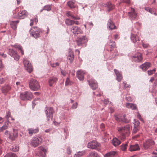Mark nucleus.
I'll use <instances>...</instances> for the list:
<instances>
[{"mask_svg":"<svg viewBox=\"0 0 157 157\" xmlns=\"http://www.w3.org/2000/svg\"><path fill=\"white\" fill-rule=\"evenodd\" d=\"M49 29L48 27H47V31L45 32V31L42 29L39 28L37 27H33L30 30L29 33L30 35L36 39L40 37V35L45 34L46 37L47 36L49 32Z\"/></svg>","mask_w":157,"mask_h":157,"instance_id":"obj_1","label":"nucleus"},{"mask_svg":"<svg viewBox=\"0 0 157 157\" xmlns=\"http://www.w3.org/2000/svg\"><path fill=\"white\" fill-rule=\"evenodd\" d=\"M117 129L121 133L119 138L122 141L126 139V135H128L130 132V127L128 125H126L124 127H118Z\"/></svg>","mask_w":157,"mask_h":157,"instance_id":"obj_2","label":"nucleus"},{"mask_svg":"<svg viewBox=\"0 0 157 157\" xmlns=\"http://www.w3.org/2000/svg\"><path fill=\"white\" fill-rule=\"evenodd\" d=\"M109 46L110 49H106V50L109 52V51L110 52V55L112 56H110V59H111L112 58H114L116 56L118 55L117 53L115 52H114L115 54L114 55L113 53V51L114 48H116V43L115 42L110 40L109 43Z\"/></svg>","mask_w":157,"mask_h":157,"instance_id":"obj_3","label":"nucleus"},{"mask_svg":"<svg viewBox=\"0 0 157 157\" xmlns=\"http://www.w3.org/2000/svg\"><path fill=\"white\" fill-rule=\"evenodd\" d=\"M30 88L33 90L37 91L40 89V86L38 81L36 79L31 78L29 82Z\"/></svg>","mask_w":157,"mask_h":157,"instance_id":"obj_4","label":"nucleus"},{"mask_svg":"<svg viewBox=\"0 0 157 157\" xmlns=\"http://www.w3.org/2000/svg\"><path fill=\"white\" fill-rule=\"evenodd\" d=\"M155 144L154 141L152 139H148L143 143V147L145 150L150 149L152 148Z\"/></svg>","mask_w":157,"mask_h":157,"instance_id":"obj_5","label":"nucleus"},{"mask_svg":"<svg viewBox=\"0 0 157 157\" xmlns=\"http://www.w3.org/2000/svg\"><path fill=\"white\" fill-rule=\"evenodd\" d=\"M101 146L100 144L96 140H93L88 143L87 147L88 148L93 149H96L98 151H99L100 149L99 147Z\"/></svg>","mask_w":157,"mask_h":157,"instance_id":"obj_6","label":"nucleus"},{"mask_svg":"<svg viewBox=\"0 0 157 157\" xmlns=\"http://www.w3.org/2000/svg\"><path fill=\"white\" fill-rule=\"evenodd\" d=\"M20 97L21 99L23 100H29L32 98L33 95L31 92L26 91L21 93Z\"/></svg>","mask_w":157,"mask_h":157,"instance_id":"obj_7","label":"nucleus"},{"mask_svg":"<svg viewBox=\"0 0 157 157\" xmlns=\"http://www.w3.org/2000/svg\"><path fill=\"white\" fill-rule=\"evenodd\" d=\"M42 140V139L40 137H33L30 143V145L34 147H36L40 144Z\"/></svg>","mask_w":157,"mask_h":157,"instance_id":"obj_8","label":"nucleus"},{"mask_svg":"<svg viewBox=\"0 0 157 157\" xmlns=\"http://www.w3.org/2000/svg\"><path fill=\"white\" fill-rule=\"evenodd\" d=\"M45 113L47 117V120L49 121L50 119H52L53 116L54 111L52 107L46 108Z\"/></svg>","mask_w":157,"mask_h":157,"instance_id":"obj_9","label":"nucleus"},{"mask_svg":"<svg viewBox=\"0 0 157 157\" xmlns=\"http://www.w3.org/2000/svg\"><path fill=\"white\" fill-rule=\"evenodd\" d=\"M87 81L90 87L93 90H95L98 88V83L94 79L91 78L89 80H88Z\"/></svg>","mask_w":157,"mask_h":157,"instance_id":"obj_10","label":"nucleus"},{"mask_svg":"<svg viewBox=\"0 0 157 157\" xmlns=\"http://www.w3.org/2000/svg\"><path fill=\"white\" fill-rule=\"evenodd\" d=\"M132 60L136 62H141L143 59L142 55L140 52L136 53L134 56L131 57Z\"/></svg>","mask_w":157,"mask_h":157,"instance_id":"obj_11","label":"nucleus"},{"mask_svg":"<svg viewBox=\"0 0 157 157\" xmlns=\"http://www.w3.org/2000/svg\"><path fill=\"white\" fill-rule=\"evenodd\" d=\"M87 41L86 37V36H83L78 37L76 42L78 45L80 46L86 43Z\"/></svg>","mask_w":157,"mask_h":157,"instance_id":"obj_12","label":"nucleus"},{"mask_svg":"<svg viewBox=\"0 0 157 157\" xmlns=\"http://www.w3.org/2000/svg\"><path fill=\"white\" fill-rule=\"evenodd\" d=\"M8 54L10 56L13 57L14 60L18 61L19 59V56L17 54V52L14 50L13 49H9Z\"/></svg>","mask_w":157,"mask_h":157,"instance_id":"obj_13","label":"nucleus"},{"mask_svg":"<svg viewBox=\"0 0 157 157\" xmlns=\"http://www.w3.org/2000/svg\"><path fill=\"white\" fill-rule=\"evenodd\" d=\"M70 28L71 31L75 35L80 34L82 32L81 29L77 26L73 25Z\"/></svg>","mask_w":157,"mask_h":157,"instance_id":"obj_14","label":"nucleus"},{"mask_svg":"<svg viewBox=\"0 0 157 157\" xmlns=\"http://www.w3.org/2000/svg\"><path fill=\"white\" fill-rule=\"evenodd\" d=\"M24 67L25 69L29 72L30 73L33 71V68L31 63L27 60L23 61Z\"/></svg>","mask_w":157,"mask_h":157,"instance_id":"obj_15","label":"nucleus"},{"mask_svg":"<svg viewBox=\"0 0 157 157\" xmlns=\"http://www.w3.org/2000/svg\"><path fill=\"white\" fill-rule=\"evenodd\" d=\"M130 39L131 41L134 44L138 43L140 41V39L137 35L132 32L131 34Z\"/></svg>","mask_w":157,"mask_h":157,"instance_id":"obj_16","label":"nucleus"},{"mask_svg":"<svg viewBox=\"0 0 157 157\" xmlns=\"http://www.w3.org/2000/svg\"><path fill=\"white\" fill-rule=\"evenodd\" d=\"M128 14L131 20L135 19L137 17V14L135 11L134 9L132 8L130 11L128 12Z\"/></svg>","mask_w":157,"mask_h":157,"instance_id":"obj_17","label":"nucleus"},{"mask_svg":"<svg viewBox=\"0 0 157 157\" xmlns=\"http://www.w3.org/2000/svg\"><path fill=\"white\" fill-rule=\"evenodd\" d=\"M17 130L13 129V131L9 134V138L12 140H14L17 137Z\"/></svg>","mask_w":157,"mask_h":157,"instance_id":"obj_18","label":"nucleus"},{"mask_svg":"<svg viewBox=\"0 0 157 157\" xmlns=\"http://www.w3.org/2000/svg\"><path fill=\"white\" fill-rule=\"evenodd\" d=\"M114 71L116 75V79L118 82H120L123 78V77L121 71L115 69Z\"/></svg>","mask_w":157,"mask_h":157,"instance_id":"obj_19","label":"nucleus"},{"mask_svg":"<svg viewBox=\"0 0 157 157\" xmlns=\"http://www.w3.org/2000/svg\"><path fill=\"white\" fill-rule=\"evenodd\" d=\"M28 15V13L26 10L20 11L18 13V17L20 19H23L25 18Z\"/></svg>","mask_w":157,"mask_h":157,"instance_id":"obj_20","label":"nucleus"},{"mask_svg":"<svg viewBox=\"0 0 157 157\" xmlns=\"http://www.w3.org/2000/svg\"><path fill=\"white\" fill-rule=\"evenodd\" d=\"M151 66V63L146 62L140 65V67L143 71H145L150 67Z\"/></svg>","mask_w":157,"mask_h":157,"instance_id":"obj_21","label":"nucleus"},{"mask_svg":"<svg viewBox=\"0 0 157 157\" xmlns=\"http://www.w3.org/2000/svg\"><path fill=\"white\" fill-rule=\"evenodd\" d=\"M84 74L83 71L81 70L78 71L76 72L77 77L80 81H83L84 80Z\"/></svg>","mask_w":157,"mask_h":157,"instance_id":"obj_22","label":"nucleus"},{"mask_svg":"<svg viewBox=\"0 0 157 157\" xmlns=\"http://www.w3.org/2000/svg\"><path fill=\"white\" fill-rule=\"evenodd\" d=\"M125 106L127 108L132 110H135L137 109V105L136 104L127 103L126 104Z\"/></svg>","mask_w":157,"mask_h":157,"instance_id":"obj_23","label":"nucleus"},{"mask_svg":"<svg viewBox=\"0 0 157 157\" xmlns=\"http://www.w3.org/2000/svg\"><path fill=\"white\" fill-rule=\"evenodd\" d=\"M57 81V78L55 76L50 77L48 79L49 86H51Z\"/></svg>","mask_w":157,"mask_h":157,"instance_id":"obj_24","label":"nucleus"},{"mask_svg":"<svg viewBox=\"0 0 157 157\" xmlns=\"http://www.w3.org/2000/svg\"><path fill=\"white\" fill-rule=\"evenodd\" d=\"M104 6L107 8V10L108 12L110 11L115 8V6L109 2H107L104 5Z\"/></svg>","mask_w":157,"mask_h":157,"instance_id":"obj_25","label":"nucleus"},{"mask_svg":"<svg viewBox=\"0 0 157 157\" xmlns=\"http://www.w3.org/2000/svg\"><path fill=\"white\" fill-rule=\"evenodd\" d=\"M140 148L137 144L134 145H131L129 147V151H139Z\"/></svg>","mask_w":157,"mask_h":157,"instance_id":"obj_26","label":"nucleus"},{"mask_svg":"<svg viewBox=\"0 0 157 157\" xmlns=\"http://www.w3.org/2000/svg\"><path fill=\"white\" fill-rule=\"evenodd\" d=\"M11 89V87L10 85H6L2 88L1 90L2 93L6 94Z\"/></svg>","mask_w":157,"mask_h":157,"instance_id":"obj_27","label":"nucleus"},{"mask_svg":"<svg viewBox=\"0 0 157 157\" xmlns=\"http://www.w3.org/2000/svg\"><path fill=\"white\" fill-rule=\"evenodd\" d=\"M107 27L111 30L114 29L116 27L114 23L111 19H109L108 21Z\"/></svg>","mask_w":157,"mask_h":157,"instance_id":"obj_28","label":"nucleus"},{"mask_svg":"<svg viewBox=\"0 0 157 157\" xmlns=\"http://www.w3.org/2000/svg\"><path fill=\"white\" fill-rule=\"evenodd\" d=\"M29 133L31 136L33 134L36 133L39 131V129L38 128H37L35 129L32 128H29L28 129Z\"/></svg>","mask_w":157,"mask_h":157,"instance_id":"obj_29","label":"nucleus"},{"mask_svg":"<svg viewBox=\"0 0 157 157\" xmlns=\"http://www.w3.org/2000/svg\"><path fill=\"white\" fill-rule=\"evenodd\" d=\"M112 143L114 146L116 147L119 145L121 143V142L117 138H115L112 140Z\"/></svg>","mask_w":157,"mask_h":157,"instance_id":"obj_30","label":"nucleus"},{"mask_svg":"<svg viewBox=\"0 0 157 157\" xmlns=\"http://www.w3.org/2000/svg\"><path fill=\"white\" fill-rule=\"evenodd\" d=\"M86 153L85 150L77 152L75 154L74 157H81L84 155Z\"/></svg>","mask_w":157,"mask_h":157,"instance_id":"obj_31","label":"nucleus"},{"mask_svg":"<svg viewBox=\"0 0 157 157\" xmlns=\"http://www.w3.org/2000/svg\"><path fill=\"white\" fill-rule=\"evenodd\" d=\"M87 156V157H99L97 153L95 151L90 152Z\"/></svg>","mask_w":157,"mask_h":157,"instance_id":"obj_32","label":"nucleus"},{"mask_svg":"<svg viewBox=\"0 0 157 157\" xmlns=\"http://www.w3.org/2000/svg\"><path fill=\"white\" fill-rule=\"evenodd\" d=\"M74 58V55L73 53L71 51H69L68 54L67 59L70 60V63H71L73 61Z\"/></svg>","mask_w":157,"mask_h":157,"instance_id":"obj_33","label":"nucleus"},{"mask_svg":"<svg viewBox=\"0 0 157 157\" xmlns=\"http://www.w3.org/2000/svg\"><path fill=\"white\" fill-rule=\"evenodd\" d=\"M144 10L147 12H149L151 14H153L155 16L157 15V14L154 11V10H153L152 9L147 7H145L144 8Z\"/></svg>","mask_w":157,"mask_h":157,"instance_id":"obj_34","label":"nucleus"},{"mask_svg":"<svg viewBox=\"0 0 157 157\" xmlns=\"http://www.w3.org/2000/svg\"><path fill=\"white\" fill-rule=\"evenodd\" d=\"M151 92L155 93L157 92V80H156L154 82Z\"/></svg>","mask_w":157,"mask_h":157,"instance_id":"obj_35","label":"nucleus"},{"mask_svg":"<svg viewBox=\"0 0 157 157\" xmlns=\"http://www.w3.org/2000/svg\"><path fill=\"white\" fill-rule=\"evenodd\" d=\"M116 154V152L115 151H110L106 154L104 155V157H113Z\"/></svg>","mask_w":157,"mask_h":157,"instance_id":"obj_36","label":"nucleus"},{"mask_svg":"<svg viewBox=\"0 0 157 157\" xmlns=\"http://www.w3.org/2000/svg\"><path fill=\"white\" fill-rule=\"evenodd\" d=\"M19 22V21L18 20L11 21L10 23V25L12 28L14 30L16 29L17 28L16 25Z\"/></svg>","mask_w":157,"mask_h":157,"instance_id":"obj_37","label":"nucleus"},{"mask_svg":"<svg viewBox=\"0 0 157 157\" xmlns=\"http://www.w3.org/2000/svg\"><path fill=\"white\" fill-rule=\"evenodd\" d=\"M65 22L67 25H73L74 20L67 19L66 20Z\"/></svg>","mask_w":157,"mask_h":157,"instance_id":"obj_38","label":"nucleus"},{"mask_svg":"<svg viewBox=\"0 0 157 157\" xmlns=\"http://www.w3.org/2000/svg\"><path fill=\"white\" fill-rule=\"evenodd\" d=\"M74 2L72 1H69L67 2L68 6L71 8H73L75 7L74 6Z\"/></svg>","mask_w":157,"mask_h":157,"instance_id":"obj_39","label":"nucleus"},{"mask_svg":"<svg viewBox=\"0 0 157 157\" xmlns=\"http://www.w3.org/2000/svg\"><path fill=\"white\" fill-rule=\"evenodd\" d=\"M39 148L40 150L39 151H41L42 152V154H45V156L46 153L47 152V149L43 147H40Z\"/></svg>","mask_w":157,"mask_h":157,"instance_id":"obj_40","label":"nucleus"},{"mask_svg":"<svg viewBox=\"0 0 157 157\" xmlns=\"http://www.w3.org/2000/svg\"><path fill=\"white\" fill-rule=\"evenodd\" d=\"M35 155L36 157H40L41 156L42 157H45V154H42V152L41 151H39L38 152H36L35 153Z\"/></svg>","mask_w":157,"mask_h":157,"instance_id":"obj_41","label":"nucleus"},{"mask_svg":"<svg viewBox=\"0 0 157 157\" xmlns=\"http://www.w3.org/2000/svg\"><path fill=\"white\" fill-rule=\"evenodd\" d=\"M52 5V4L51 5H47L45 6L44 7V9L48 11H50L51 10Z\"/></svg>","mask_w":157,"mask_h":157,"instance_id":"obj_42","label":"nucleus"},{"mask_svg":"<svg viewBox=\"0 0 157 157\" xmlns=\"http://www.w3.org/2000/svg\"><path fill=\"white\" fill-rule=\"evenodd\" d=\"M8 124L5 123L2 127L0 128V132L3 131V130H6L8 128Z\"/></svg>","mask_w":157,"mask_h":157,"instance_id":"obj_43","label":"nucleus"},{"mask_svg":"<svg viewBox=\"0 0 157 157\" xmlns=\"http://www.w3.org/2000/svg\"><path fill=\"white\" fill-rule=\"evenodd\" d=\"M19 149V147L18 145L13 146L10 148V150L13 151H18Z\"/></svg>","mask_w":157,"mask_h":157,"instance_id":"obj_44","label":"nucleus"},{"mask_svg":"<svg viewBox=\"0 0 157 157\" xmlns=\"http://www.w3.org/2000/svg\"><path fill=\"white\" fill-rule=\"evenodd\" d=\"M127 146L128 144L127 143L123 144L120 146V148L122 150L125 151L127 149Z\"/></svg>","mask_w":157,"mask_h":157,"instance_id":"obj_45","label":"nucleus"},{"mask_svg":"<svg viewBox=\"0 0 157 157\" xmlns=\"http://www.w3.org/2000/svg\"><path fill=\"white\" fill-rule=\"evenodd\" d=\"M122 121L126 123H128L130 121V120L127 118L126 117V115L125 114H124L123 116V118H122Z\"/></svg>","mask_w":157,"mask_h":157,"instance_id":"obj_46","label":"nucleus"},{"mask_svg":"<svg viewBox=\"0 0 157 157\" xmlns=\"http://www.w3.org/2000/svg\"><path fill=\"white\" fill-rule=\"evenodd\" d=\"M4 157H17V156L14 153H10L6 154Z\"/></svg>","mask_w":157,"mask_h":157,"instance_id":"obj_47","label":"nucleus"},{"mask_svg":"<svg viewBox=\"0 0 157 157\" xmlns=\"http://www.w3.org/2000/svg\"><path fill=\"white\" fill-rule=\"evenodd\" d=\"M134 126L136 127H138L139 126L140 122L137 119H134Z\"/></svg>","mask_w":157,"mask_h":157,"instance_id":"obj_48","label":"nucleus"},{"mask_svg":"<svg viewBox=\"0 0 157 157\" xmlns=\"http://www.w3.org/2000/svg\"><path fill=\"white\" fill-rule=\"evenodd\" d=\"M72 83V82L70 81L69 78H67L65 81V85L66 86L71 85V84Z\"/></svg>","mask_w":157,"mask_h":157,"instance_id":"obj_49","label":"nucleus"},{"mask_svg":"<svg viewBox=\"0 0 157 157\" xmlns=\"http://www.w3.org/2000/svg\"><path fill=\"white\" fill-rule=\"evenodd\" d=\"M11 117V113L10 111H6V114L5 116V118L6 119H9L10 117Z\"/></svg>","mask_w":157,"mask_h":157,"instance_id":"obj_50","label":"nucleus"},{"mask_svg":"<svg viewBox=\"0 0 157 157\" xmlns=\"http://www.w3.org/2000/svg\"><path fill=\"white\" fill-rule=\"evenodd\" d=\"M124 86V89L126 88H129L131 87V86L129 84H127L126 82H123Z\"/></svg>","mask_w":157,"mask_h":157,"instance_id":"obj_51","label":"nucleus"},{"mask_svg":"<svg viewBox=\"0 0 157 157\" xmlns=\"http://www.w3.org/2000/svg\"><path fill=\"white\" fill-rule=\"evenodd\" d=\"M137 117L139 119L142 121H144V120L143 119V118L141 117V115H140V114L138 112L137 113Z\"/></svg>","mask_w":157,"mask_h":157,"instance_id":"obj_52","label":"nucleus"},{"mask_svg":"<svg viewBox=\"0 0 157 157\" xmlns=\"http://www.w3.org/2000/svg\"><path fill=\"white\" fill-rule=\"evenodd\" d=\"M139 130L138 127H134L133 129V130L132 131V133H136Z\"/></svg>","mask_w":157,"mask_h":157,"instance_id":"obj_53","label":"nucleus"},{"mask_svg":"<svg viewBox=\"0 0 157 157\" xmlns=\"http://www.w3.org/2000/svg\"><path fill=\"white\" fill-rule=\"evenodd\" d=\"M13 46L16 48L18 49L19 50L21 49V48H22V47L20 45L17 44H14Z\"/></svg>","mask_w":157,"mask_h":157,"instance_id":"obj_54","label":"nucleus"},{"mask_svg":"<svg viewBox=\"0 0 157 157\" xmlns=\"http://www.w3.org/2000/svg\"><path fill=\"white\" fill-rule=\"evenodd\" d=\"M77 106L78 103L77 102H76L72 105L71 108L73 109H76L77 108Z\"/></svg>","mask_w":157,"mask_h":157,"instance_id":"obj_55","label":"nucleus"},{"mask_svg":"<svg viewBox=\"0 0 157 157\" xmlns=\"http://www.w3.org/2000/svg\"><path fill=\"white\" fill-rule=\"evenodd\" d=\"M60 71H61V72L62 75L64 76H66V74H67V72L65 70H63L62 69H61L60 70Z\"/></svg>","mask_w":157,"mask_h":157,"instance_id":"obj_56","label":"nucleus"},{"mask_svg":"<svg viewBox=\"0 0 157 157\" xmlns=\"http://www.w3.org/2000/svg\"><path fill=\"white\" fill-rule=\"evenodd\" d=\"M96 92H93V93L94 95H96L98 97H100L101 96V94L100 93H97Z\"/></svg>","mask_w":157,"mask_h":157,"instance_id":"obj_57","label":"nucleus"},{"mask_svg":"<svg viewBox=\"0 0 157 157\" xmlns=\"http://www.w3.org/2000/svg\"><path fill=\"white\" fill-rule=\"evenodd\" d=\"M121 2H124L127 4H129L130 3V0H121Z\"/></svg>","mask_w":157,"mask_h":157,"instance_id":"obj_58","label":"nucleus"},{"mask_svg":"<svg viewBox=\"0 0 157 157\" xmlns=\"http://www.w3.org/2000/svg\"><path fill=\"white\" fill-rule=\"evenodd\" d=\"M71 17L73 19H76V20H79L80 19V18L79 17L77 16V17H75L73 15H71Z\"/></svg>","mask_w":157,"mask_h":157,"instance_id":"obj_59","label":"nucleus"},{"mask_svg":"<svg viewBox=\"0 0 157 157\" xmlns=\"http://www.w3.org/2000/svg\"><path fill=\"white\" fill-rule=\"evenodd\" d=\"M109 101L108 99H105L103 101V103L105 104H107L108 103H109Z\"/></svg>","mask_w":157,"mask_h":157,"instance_id":"obj_60","label":"nucleus"},{"mask_svg":"<svg viewBox=\"0 0 157 157\" xmlns=\"http://www.w3.org/2000/svg\"><path fill=\"white\" fill-rule=\"evenodd\" d=\"M71 152V150L70 147H68L67 149V153L68 154H70Z\"/></svg>","mask_w":157,"mask_h":157,"instance_id":"obj_61","label":"nucleus"},{"mask_svg":"<svg viewBox=\"0 0 157 157\" xmlns=\"http://www.w3.org/2000/svg\"><path fill=\"white\" fill-rule=\"evenodd\" d=\"M126 100L128 101H132V98L130 97H128L125 98Z\"/></svg>","mask_w":157,"mask_h":157,"instance_id":"obj_62","label":"nucleus"},{"mask_svg":"<svg viewBox=\"0 0 157 157\" xmlns=\"http://www.w3.org/2000/svg\"><path fill=\"white\" fill-rule=\"evenodd\" d=\"M147 73L148 75H151L154 73L153 71L152 70H148L147 71Z\"/></svg>","mask_w":157,"mask_h":157,"instance_id":"obj_63","label":"nucleus"},{"mask_svg":"<svg viewBox=\"0 0 157 157\" xmlns=\"http://www.w3.org/2000/svg\"><path fill=\"white\" fill-rule=\"evenodd\" d=\"M149 45L148 44H144L143 43L142 46L144 48H147Z\"/></svg>","mask_w":157,"mask_h":157,"instance_id":"obj_64","label":"nucleus"}]
</instances>
